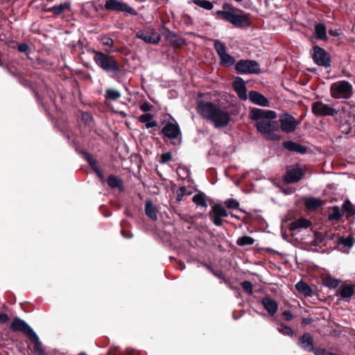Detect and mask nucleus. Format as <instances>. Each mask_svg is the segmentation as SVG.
<instances>
[{"instance_id": "obj_7", "label": "nucleus", "mask_w": 355, "mask_h": 355, "mask_svg": "<svg viewBox=\"0 0 355 355\" xmlns=\"http://www.w3.org/2000/svg\"><path fill=\"white\" fill-rule=\"evenodd\" d=\"M234 69L240 74H258L261 73L259 64L252 60H240L235 64Z\"/></svg>"}, {"instance_id": "obj_26", "label": "nucleus", "mask_w": 355, "mask_h": 355, "mask_svg": "<svg viewBox=\"0 0 355 355\" xmlns=\"http://www.w3.org/2000/svg\"><path fill=\"white\" fill-rule=\"evenodd\" d=\"M323 205V201L319 198L311 197L305 200V207L309 211H315Z\"/></svg>"}, {"instance_id": "obj_21", "label": "nucleus", "mask_w": 355, "mask_h": 355, "mask_svg": "<svg viewBox=\"0 0 355 355\" xmlns=\"http://www.w3.org/2000/svg\"><path fill=\"white\" fill-rule=\"evenodd\" d=\"M283 147L291 152H296L300 154H305L307 152V147L293 141H286L282 143Z\"/></svg>"}, {"instance_id": "obj_27", "label": "nucleus", "mask_w": 355, "mask_h": 355, "mask_svg": "<svg viewBox=\"0 0 355 355\" xmlns=\"http://www.w3.org/2000/svg\"><path fill=\"white\" fill-rule=\"evenodd\" d=\"M70 8V3L65 1L63 3H61L58 6H54L44 10L46 12H52L55 15H61L65 10H69Z\"/></svg>"}, {"instance_id": "obj_61", "label": "nucleus", "mask_w": 355, "mask_h": 355, "mask_svg": "<svg viewBox=\"0 0 355 355\" xmlns=\"http://www.w3.org/2000/svg\"><path fill=\"white\" fill-rule=\"evenodd\" d=\"M9 318L7 314L1 313H0V324H4L8 322Z\"/></svg>"}, {"instance_id": "obj_30", "label": "nucleus", "mask_w": 355, "mask_h": 355, "mask_svg": "<svg viewBox=\"0 0 355 355\" xmlns=\"http://www.w3.org/2000/svg\"><path fill=\"white\" fill-rule=\"evenodd\" d=\"M315 37L320 40H327V28L324 24L319 23L315 26Z\"/></svg>"}, {"instance_id": "obj_43", "label": "nucleus", "mask_w": 355, "mask_h": 355, "mask_svg": "<svg viewBox=\"0 0 355 355\" xmlns=\"http://www.w3.org/2000/svg\"><path fill=\"white\" fill-rule=\"evenodd\" d=\"M193 2L198 6L210 10L213 8V4L211 1L207 0H193Z\"/></svg>"}, {"instance_id": "obj_15", "label": "nucleus", "mask_w": 355, "mask_h": 355, "mask_svg": "<svg viewBox=\"0 0 355 355\" xmlns=\"http://www.w3.org/2000/svg\"><path fill=\"white\" fill-rule=\"evenodd\" d=\"M10 329L12 331H21L25 334L28 337L35 332L24 320L15 318L12 320Z\"/></svg>"}, {"instance_id": "obj_41", "label": "nucleus", "mask_w": 355, "mask_h": 355, "mask_svg": "<svg viewBox=\"0 0 355 355\" xmlns=\"http://www.w3.org/2000/svg\"><path fill=\"white\" fill-rule=\"evenodd\" d=\"M253 238L248 236H243L238 239L236 244L240 246L251 245L254 243Z\"/></svg>"}, {"instance_id": "obj_14", "label": "nucleus", "mask_w": 355, "mask_h": 355, "mask_svg": "<svg viewBox=\"0 0 355 355\" xmlns=\"http://www.w3.org/2000/svg\"><path fill=\"white\" fill-rule=\"evenodd\" d=\"M304 175V171L301 168H288L286 171L284 180L287 184H293L299 182Z\"/></svg>"}, {"instance_id": "obj_1", "label": "nucleus", "mask_w": 355, "mask_h": 355, "mask_svg": "<svg viewBox=\"0 0 355 355\" xmlns=\"http://www.w3.org/2000/svg\"><path fill=\"white\" fill-rule=\"evenodd\" d=\"M249 117L252 121H257L255 127L261 134L279 130V122L273 120L277 117L275 111L253 107L250 111Z\"/></svg>"}, {"instance_id": "obj_64", "label": "nucleus", "mask_w": 355, "mask_h": 355, "mask_svg": "<svg viewBox=\"0 0 355 355\" xmlns=\"http://www.w3.org/2000/svg\"><path fill=\"white\" fill-rule=\"evenodd\" d=\"M313 322V320L311 318H304L302 320V324H304V325L310 324Z\"/></svg>"}, {"instance_id": "obj_19", "label": "nucleus", "mask_w": 355, "mask_h": 355, "mask_svg": "<svg viewBox=\"0 0 355 355\" xmlns=\"http://www.w3.org/2000/svg\"><path fill=\"white\" fill-rule=\"evenodd\" d=\"M298 343L304 351L312 352L314 350L313 339L309 333H304L303 335L300 337Z\"/></svg>"}, {"instance_id": "obj_37", "label": "nucleus", "mask_w": 355, "mask_h": 355, "mask_svg": "<svg viewBox=\"0 0 355 355\" xmlns=\"http://www.w3.org/2000/svg\"><path fill=\"white\" fill-rule=\"evenodd\" d=\"M279 327L277 328V331L280 334L290 337L294 336V331L290 327L282 322L279 323Z\"/></svg>"}, {"instance_id": "obj_16", "label": "nucleus", "mask_w": 355, "mask_h": 355, "mask_svg": "<svg viewBox=\"0 0 355 355\" xmlns=\"http://www.w3.org/2000/svg\"><path fill=\"white\" fill-rule=\"evenodd\" d=\"M232 87L241 100L246 101L248 99L245 83L242 78L236 77L233 81Z\"/></svg>"}, {"instance_id": "obj_5", "label": "nucleus", "mask_w": 355, "mask_h": 355, "mask_svg": "<svg viewBox=\"0 0 355 355\" xmlns=\"http://www.w3.org/2000/svg\"><path fill=\"white\" fill-rule=\"evenodd\" d=\"M174 122H168L162 128L161 134L163 135L164 141L170 140L173 146L180 145L182 142V132L177 121L173 119Z\"/></svg>"}, {"instance_id": "obj_29", "label": "nucleus", "mask_w": 355, "mask_h": 355, "mask_svg": "<svg viewBox=\"0 0 355 355\" xmlns=\"http://www.w3.org/2000/svg\"><path fill=\"white\" fill-rule=\"evenodd\" d=\"M145 213L153 220H157V211L151 200H148L145 203Z\"/></svg>"}, {"instance_id": "obj_8", "label": "nucleus", "mask_w": 355, "mask_h": 355, "mask_svg": "<svg viewBox=\"0 0 355 355\" xmlns=\"http://www.w3.org/2000/svg\"><path fill=\"white\" fill-rule=\"evenodd\" d=\"M311 52L312 58L317 65L324 67H331V56L326 50L318 45H314Z\"/></svg>"}, {"instance_id": "obj_63", "label": "nucleus", "mask_w": 355, "mask_h": 355, "mask_svg": "<svg viewBox=\"0 0 355 355\" xmlns=\"http://www.w3.org/2000/svg\"><path fill=\"white\" fill-rule=\"evenodd\" d=\"M8 40V37H7V35L6 33H1L0 34V41L1 42H3L5 43H14V41H8L7 42Z\"/></svg>"}, {"instance_id": "obj_23", "label": "nucleus", "mask_w": 355, "mask_h": 355, "mask_svg": "<svg viewBox=\"0 0 355 355\" xmlns=\"http://www.w3.org/2000/svg\"><path fill=\"white\" fill-rule=\"evenodd\" d=\"M311 222L306 218H300L295 221H293L289 225V230L292 232L295 231L299 228H307L311 226Z\"/></svg>"}, {"instance_id": "obj_46", "label": "nucleus", "mask_w": 355, "mask_h": 355, "mask_svg": "<svg viewBox=\"0 0 355 355\" xmlns=\"http://www.w3.org/2000/svg\"><path fill=\"white\" fill-rule=\"evenodd\" d=\"M6 67L7 71H8V73L12 75V76L15 77V78H18L21 73L22 72L19 71L17 68L14 66V65H7V64H4V67Z\"/></svg>"}, {"instance_id": "obj_2", "label": "nucleus", "mask_w": 355, "mask_h": 355, "mask_svg": "<svg viewBox=\"0 0 355 355\" xmlns=\"http://www.w3.org/2000/svg\"><path fill=\"white\" fill-rule=\"evenodd\" d=\"M223 20L239 28H246L252 24L250 13L228 3H223Z\"/></svg>"}, {"instance_id": "obj_42", "label": "nucleus", "mask_w": 355, "mask_h": 355, "mask_svg": "<svg viewBox=\"0 0 355 355\" xmlns=\"http://www.w3.org/2000/svg\"><path fill=\"white\" fill-rule=\"evenodd\" d=\"M129 225V222L128 220H121V225L122 227V229L121 230V234L125 239H131L133 237V234L131 232L124 229L125 225Z\"/></svg>"}, {"instance_id": "obj_13", "label": "nucleus", "mask_w": 355, "mask_h": 355, "mask_svg": "<svg viewBox=\"0 0 355 355\" xmlns=\"http://www.w3.org/2000/svg\"><path fill=\"white\" fill-rule=\"evenodd\" d=\"M162 34L165 37L167 42L175 48H180L185 44V39L177 33L172 32L167 27L162 26L161 28Z\"/></svg>"}, {"instance_id": "obj_18", "label": "nucleus", "mask_w": 355, "mask_h": 355, "mask_svg": "<svg viewBox=\"0 0 355 355\" xmlns=\"http://www.w3.org/2000/svg\"><path fill=\"white\" fill-rule=\"evenodd\" d=\"M342 300L349 302L350 298L355 295V284H343L338 291Z\"/></svg>"}, {"instance_id": "obj_56", "label": "nucleus", "mask_w": 355, "mask_h": 355, "mask_svg": "<svg viewBox=\"0 0 355 355\" xmlns=\"http://www.w3.org/2000/svg\"><path fill=\"white\" fill-rule=\"evenodd\" d=\"M17 49L21 53H26L29 51V45L26 43H21L18 45Z\"/></svg>"}, {"instance_id": "obj_12", "label": "nucleus", "mask_w": 355, "mask_h": 355, "mask_svg": "<svg viewBox=\"0 0 355 355\" xmlns=\"http://www.w3.org/2000/svg\"><path fill=\"white\" fill-rule=\"evenodd\" d=\"M136 37L150 44H157L161 40L160 34L153 28L140 30L136 33Z\"/></svg>"}, {"instance_id": "obj_32", "label": "nucleus", "mask_w": 355, "mask_h": 355, "mask_svg": "<svg viewBox=\"0 0 355 355\" xmlns=\"http://www.w3.org/2000/svg\"><path fill=\"white\" fill-rule=\"evenodd\" d=\"M192 200L197 206H200L202 207H207L206 196L202 192H199V193L195 194L193 196Z\"/></svg>"}, {"instance_id": "obj_25", "label": "nucleus", "mask_w": 355, "mask_h": 355, "mask_svg": "<svg viewBox=\"0 0 355 355\" xmlns=\"http://www.w3.org/2000/svg\"><path fill=\"white\" fill-rule=\"evenodd\" d=\"M31 341L34 344V353L35 355H46L44 350L42 349V345L37 335L33 332L28 336Z\"/></svg>"}, {"instance_id": "obj_48", "label": "nucleus", "mask_w": 355, "mask_h": 355, "mask_svg": "<svg viewBox=\"0 0 355 355\" xmlns=\"http://www.w3.org/2000/svg\"><path fill=\"white\" fill-rule=\"evenodd\" d=\"M277 131H271L264 133L266 139L269 141H279L282 139V136L277 134Z\"/></svg>"}, {"instance_id": "obj_6", "label": "nucleus", "mask_w": 355, "mask_h": 355, "mask_svg": "<svg viewBox=\"0 0 355 355\" xmlns=\"http://www.w3.org/2000/svg\"><path fill=\"white\" fill-rule=\"evenodd\" d=\"M331 96L334 98L349 99L353 94V87L347 80H340L330 87Z\"/></svg>"}, {"instance_id": "obj_34", "label": "nucleus", "mask_w": 355, "mask_h": 355, "mask_svg": "<svg viewBox=\"0 0 355 355\" xmlns=\"http://www.w3.org/2000/svg\"><path fill=\"white\" fill-rule=\"evenodd\" d=\"M311 245L320 247L321 245H326L324 234L320 232H315L314 234V239L311 241Z\"/></svg>"}, {"instance_id": "obj_54", "label": "nucleus", "mask_w": 355, "mask_h": 355, "mask_svg": "<svg viewBox=\"0 0 355 355\" xmlns=\"http://www.w3.org/2000/svg\"><path fill=\"white\" fill-rule=\"evenodd\" d=\"M160 157H161V163L165 164L172 159V155H171V153L167 152V153H162Z\"/></svg>"}, {"instance_id": "obj_49", "label": "nucleus", "mask_w": 355, "mask_h": 355, "mask_svg": "<svg viewBox=\"0 0 355 355\" xmlns=\"http://www.w3.org/2000/svg\"><path fill=\"white\" fill-rule=\"evenodd\" d=\"M81 120L86 125L90 126L92 122L93 121V116L89 112H83L81 114Z\"/></svg>"}, {"instance_id": "obj_31", "label": "nucleus", "mask_w": 355, "mask_h": 355, "mask_svg": "<svg viewBox=\"0 0 355 355\" xmlns=\"http://www.w3.org/2000/svg\"><path fill=\"white\" fill-rule=\"evenodd\" d=\"M83 155L94 172L100 168L98 165V161L96 159L93 155L85 151L83 152Z\"/></svg>"}, {"instance_id": "obj_44", "label": "nucleus", "mask_w": 355, "mask_h": 355, "mask_svg": "<svg viewBox=\"0 0 355 355\" xmlns=\"http://www.w3.org/2000/svg\"><path fill=\"white\" fill-rule=\"evenodd\" d=\"M241 287H242L243 291L245 293H247L249 295H252L253 285L251 282L245 280V281H243V282H241Z\"/></svg>"}, {"instance_id": "obj_4", "label": "nucleus", "mask_w": 355, "mask_h": 355, "mask_svg": "<svg viewBox=\"0 0 355 355\" xmlns=\"http://www.w3.org/2000/svg\"><path fill=\"white\" fill-rule=\"evenodd\" d=\"M95 63L107 73H117L121 71L122 67L112 55L101 51H94Z\"/></svg>"}, {"instance_id": "obj_45", "label": "nucleus", "mask_w": 355, "mask_h": 355, "mask_svg": "<svg viewBox=\"0 0 355 355\" xmlns=\"http://www.w3.org/2000/svg\"><path fill=\"white\" fill-rule=\"evenodd\" d=\"M223 204L226 206L227 208L228 209H239V202L234 199V198H230V199H227L226 200Z\"/></svg>"}, {"instance_id": "obj_28", "label": "nucleus", "mask_w": 355, "mask_h": 355, "mask_svg": "<svg viewBox=\"0 0 355 355\" xmlns=\"http://www.w3.org/2000/svg\"><path fill=\"white\" fill-rule=\"evenodd\" d=\"M108 186L112 189H119L120 191L123 190V184L121 179L114 175H110L107 180Z\"/></svg>"}, {"instance_id": "obj_20", "label": "nucleus", "mask_w": 355, "mask_h": 355, "mask_svg": "<svg viewBox=\"0 0 355 355\" xmlns=\"http://www.w3.org/2000/svg\"><path fill=\"white\" fill-rule=\"evenodd\" d=\"M261 304L270 316H273L277 313L278 304L276 300L266 296L261 299Z\"/></svg>"}, {"instance_id": "obj_51", "label": "nucleus", "mask_w": 355, "mask_h": 355, "mask_svg": "<svg viewBox=\"0 0 355 355\" xmlns=\"http://www.w3.org/2000/svg\"><path fill=\"white\" fill-rule=\"evenodd\" d=\"M17 80L19 82L26 87H30L31 86V82L28 80L22 73L18 78Z\"/></svg>"}, {"instance_id": "obj_39", "label": "nucleus", "mask_w": 355, "mask_h": 355, "mask_svg": "<svg viewBox=\"0 0 355 355\" xmlns=\"http://www.w3.org/2000/svg\"><path fill=\"white\" fill-rule=\"evenodd\" d=\"M236 62L234 58L225 51V47L223 45V66L231 67Z\"/></svg>"}, {"instance_id": "obj_50", "label": "nucleus", "mask_w": 355, "mask_h": 355, "mask_svg": "<svg viewBox=\"0 0 355 355\" xmlns=\"http://www.w3.org/2000/svg\"><path fill=\"white\" fill-rule=\"evenodd\" d=\"M204 266L209 270L214 276L219 279H222V271L220 270H215L212 266L205 263Z\"/></svg>"}, {"instance_id": "obj_57", "label": "nucleus", "mask_w": 355, "mask_h": 355, "mask_svg": "<svg viewBox=\"0 0 355 355\" xmlns=\"http://www.w3.org/2000/svg\"><path fill=\"white\" fill-rule=\"evenodd\" d=\"M282 315H283L284 320L287 322L291 321L293 319V315L292 314L291 311L289 310H285L282 313Z\"/></svg>"}, {"instance_id": "obj_3", "label": "nucleus", "mask_w": 355, "mask_h": 355, "mask_svg": "<svg viewBox=\"0 0 355 355\" xmlns=\"http://www.w3.org/2000/svg\"><path fill=\"white\" fill-rule=\"evenodd\" d=\"M196 110L198 113L207 121L217 128H222V109L211 102L200 101Z\"/></svg>"}, {"instance_id": "obj_60", "label": "nucleus", "mask_w": 355, "mask_h": 355, "mask_svg": "<svg viewBox=\"0 0 355 355\" xmlns=\"http://www.w3.org/2000/svg\"><path fill=\"white\" fill-rule=\"evenodd\" d=\"M230 120V116L227 112L223 110V127L227 125Z\"/></svg>"}, {"instance_id": "obj_52", "label": "nucleus", "mask_w": 355, "mask_h": 355, "mask_svg": "<svg viewBox=\"0 0 355 355\" xmlns=\"http://www.w3.org/2000/svg\"><path fill=\"white\" fill-rule=\"evenodd\" d=\"M214 46H215L216 51L220 58L218 63L220 65H222V42L219 40H217L215 42Z\"/></svg>"}, {"instance_id": "obj_35", "label": "nucleus", "mask_w": 355, "mask_h": 355, "mask_svg": "<svg viewBox=\"0 0 355 355\" xmlns=\"http://www.w3.org/2000/svg\"><path fill=\"white\" fill-rule=\"evenodd\" d=\"M339 280L337 279H335L329 275L324 277L322 279V283L323 284L330 288H336L339 285Z\"/></svg>"}, {"instance_id": "obj_59", "label": "nucleus", "mask_w": 355, "mask_h": 355, "mask_svg": "<svg viewBox=\"0 0 355 355\" xmlns=\"http://www.w3.org/2000/svg\"><path fill=\"white\" fill-rule=\"evenodd\" d=\"M153 107V105H152L151 104H150L148 102H144V103L141 104L140 109L143 112H148V111H150Z\"/></svg>"}, {"instance_id": "obj_38", "label": "nucleus", "mask_w": 355, "mask_h": 355, "mask_svg": "<svg viewBox=\"0 0 355 355\" xmlns=\"http://www.w3.org/2000/svg\"><path fill=\"white\" fill-rule=\"evenodd\" d=\"M354 239L352 236H348L347 238L343 236L338 237L336 243L338 245H343L345 247L351 248L353 246Z\"/></svg>"}, {"instance_id": "obj_24", "label": "nucleus", "mask_w": 355, "mask_h": 355, "mask_svg": "<svg viewBox=\"0 0 355 355\" xmlns=\"http://www.w3.org/2000/svg\"><path fill=\"white\" fill-rule=\"evenodd\" d=\"M296 290L305 297H311L313 295V291L311 286L305 282L300 281L295 285Z\"/></svg>"}, {"instance_id": "obj_55", "label": "nucleus", "mask_w": 355, "mask_h": 355, "mask_svg": "<svg viewBox=\"0 0 355 355\" xmlns=\"http://www.w3.org/2000/svg\"><path fill=\"white\" fill-rule=\"evenodd\" d=\"M312 352L314 355H329V352L327 351L325 349L320 347H315Z\"/></svg>"}, {"instance_id": "obj_47", "label": "nucleus", "mask_w": 355, "mask_h": 355, "mask_svg": "<svg viewBox=\"0 0 355 355\" xmlns=\"http://www.w3.org/2000/svg\"><path fill=\"white\" fill-rule=\"evenodd\" d=\"M191 192L188 191L185 187H181L177 190V198L178 202H180L184 196H189Z\"/></svg>"}, {"instance_id": "obj_10", "label": "nucleus", "mask_w": 355, "mask_h": 355, "mask_svg": "<svg viewBox=\"0 0 355 355\" xmlns=\"http://www.w3.org/2000/svg\"><path fill=\"white\" fill-rule=\"evenodd\" d=\"M279 128L286 133L293 132L300 121H297L292 115L284 113L279 116Z\"/></svg>"}, {"instance_id": "obj_17", "label": "nucleus", "mask_w": 355, "mask_h": 355, "mask_svg": "<svg viewBox=\"0 0 355 355\" xmlns=\"http://www.w3.org/2000/svg\"><path fill=\"white\" fill-rule=\"evenodd\" d=\"M248 98H249L250 101L255 105L262 107L270 106V102L268 99L266 97H265L262 94L255 90L250 91Z\"/></svg>"}, {"instance_id": "obj_22", "label": "nucleus", "mask_w": 355, "mask_h": 355, "mask_svg": "<svg viewBox=\"0 0 355 355\" xmlns=\"http://www.w3.org/2000/svg\"><path fill=\"white\" fill-rule=\"evenodd\" d=\"M210 216L214 223L217 226L222 225V205L216 204L212 207Z\"/></svg>"}, {"instance_id": "obj_36", "label": "nucleus", "mask_w": 355, "mask_h": 355, "mask_svg": "<svg viewBox=\"0 0 355 355\" xmlns=\"http://www.w3.org/2000/svg\"><path fill=\"white\" fill-rule=\"evenodd\" d=\"M121 93L114 89L109 88L106 90L105 97L107 100L116 101L121 97Z\"/></svg>"}, {"instance_id": "obj_33", "label": "nucleus", "mask_w": 355, "mask_h": 355, "mask_svg": "<svg viewBox=\"0 0 355 355\" xmlns=\"http://www.w3.org/2000/svg\"><path fill=\"white\" fill-rule=\"evenodd\" d=\"M343 211L347 218H349L355 214V206L349 200H346L343 205Z\"/></svg>"}, {"instance_id": "obj_11", "label": "nucleus", "mask_w": 355, "mask_h": 355, "mask_svg": "<svg viewBox=\"0 0 355 355\" xmlns=\"http://www.w3.org/2000/svg\"><path fill=\"white\" fill-rule=\"evenodd\" d=\"M104 8L107 10L127 12L132 16L137 15V12L135 9L119 0H107Z\"/></svg>"}, {"instance_id": "obj_62", "label": "nucleus", "mask_w": 355, "mask_h": 355, "mask_svg": "<svg viewBox=\"0 0 355 355\" xmlns=\"http://www.w3.org/2000/svg\"><path fill=\"white\" fill-rule=\"evenodd\" d=\"M158 125V123L157 121H150L148 122H147L145 125L146 126V128H154V127H156Z\"/></svg>"}, {"instance_id": "obj_58", "label": "nucleus", "mask_w": 355, "mask_h": 355, "mask_svg": "<svg viewBox=\"0 0 355 355\" xmlns=\"http://www.w3.org/2000/svg\"><path fill=\"white\" fill-rule=\"evenodd\" d=\"M101 43L109 47H112L114 45V40L110 37H103L101 40Z\"/></svg>"}, {"instance_id": "obj_9", "label": "nucleus", "mask_w": 355, "mask_h": 355, "mask_svg": "<svg viewBox=\"0 0 355 355\" xmlns=\"http://www.w3.org/2000/svg\"><path fill=\"white\" fill-rule=\"evenodd\" d=\"M311 111L316 116H335L338 114V110L331 107L327 104L323 103L320 101L312 103Z\"/></svg>"}, {"instance_id": "obj_40", "label": "nucleus", "mask_w": 355, "mask_h": 355, "mask_svg": "<svg viewBox=\"0 0 355 355\" xmlns=\"http://www.w3.org/2000/svg\"><path fill=\"white\" fill-rule=\"evenodd\" d=\"M332 213L329 214L328 220L330 221L339 220L341 217L340 208L338 206H334L331 207Z\"/></svg>"}, {"instance_id": "obj_53", "label": "nucleus", "mask_w": 355, "mask_h": 355, "mask_svg": "<svg viewBox=\"0 0 355 355\" xmlns=\"http://www.w3.org/2000/svg\"><path fill=\"white\" fill-rule=\"evenodd\" d=\"M153 118V115L150 113H146L139 116V121L141 123H145L151 121Z\"/></svg>"}]
</instances>
